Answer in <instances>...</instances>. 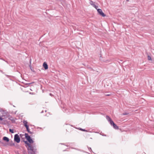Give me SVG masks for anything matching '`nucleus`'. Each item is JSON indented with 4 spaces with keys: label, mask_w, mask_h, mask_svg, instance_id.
Masks as SVG:
<instances>
[{
    "label": "nucleus",
    "mask_w": 154,
    "mask_h": 154,
    "mask_svg": "<svg viewBox=\"0 0 154 154\" xmlns=\"http://www.w3.org/2000/svg\"><path fill=\"white\" fill-rule=\"evenodd\" d=\"M28 152L29 154H35L36 152V149L35 144H31L27 147Z\"/></svg>",
    "instance_id": "1"
},
{
    "label": "nucleus",
    "mask_w": 154,
    "mask_h": 154,
    "mask_svg": "<svg viewBox=\"0 0 154 154\" xmlns=\"http://www.w3.org/2000/svg\"><path fill=\"white\" fill-rule=\"evenodd\" d=\"M25 138L28 140L29 143L31 144L33 143L34 141L32 140V139L28 135V134L27 133H25Z\"/></svg>",
    "instance_id": "2"
},
{
    "label": "nucleus",
    "mask_w": 154,
    "mask_h": 154,
    "mask_svg": "<svg viewBox=\"0 0 154 154\" xmlns=\"http://www.w3.org/2000/svg\"><path fill=\"white\" fill-rule=\"evenodd\" d=\"M14 141L17 143H19L20 141V138L18 134H16L14 135Z\"/></svg>",
    "instance_id": "3"
},
{
    "label": "nucleus",
    "mask_w": 154,
    "mask_h": 154,
    "mask_svg": "<svg viewBox=\"0 0 154 154\" xmlns=\"http://www.w3.org/2000/svg\"><path fill=\"white\" fill-rule=\"evenodd\" d=\"M97 11L99 14L102 17H104L106 16V15L103 12L101 9H97Z\"/></svg>",
    "instance_id": "4"
},
{
    "label": "nucleus",
    "mask_w": 154,
    "mask_h": 154,
    "mask_svg": "<svg viewBox=\"0 0 154 154\" xmlns=\"http://www.w3.org/2000/svg\"><path fill=\"white\" fill-rule=\"evenodd\" d=\"M111 125L113 126V128L116 129H119L118 127L115 124L113 121H111V123L110 124Z\"/></svg>",
    "instance_id": "5"
},
{
    "label": "nucleus",
    "mask_w": 154,
    "mask_h": 154,
    "mask_svg": "<svg viewBox=\"0 0 154 154\" xmlns=\"http://www.w3.org/2000/svg\"><path fill=\"white\" fill-rule=\"evenodd\" d=\"M43 66L45 69H47L48 68V65L46 62H44L43 65Z\"/></svg>",
    "instance_id": "6"
},
{
    "label": "nucleus",
    "mask_w": 154,
    "mask_h": 154,
    "mask_svg": "<svg viewBox=\"0 0 154 154\" xmlns=\"http://www.w3.org/2000/svg\"><path fill=\"white\" fill-rule=\"evenodd\" d=\"M106 119L109 122L110 124L111 123V121H113L109 117V116H106Z\"/></svg>",
    "instance_id": "7"
},
{
    "label": "nucleus",
    "mask_w": 154,
    "mask_h": 154,
    "mask_svg": "<svg viewBox=\"0 0 154 154\" xmlns=\"http://www.w3.org/2000/svg\"><path fill=\"white\" fill-rule=\"evenodd\" d=\"M23 123L24 125V126L26 128L29 127V126L27 125V122L26 121H23Z\"/></svg>",
    "instance_id": "8"
},
{
    "label": "nucleus",
    "mask_w": 154,
    "mask_h": 154,
    "mask_svg": "<svg viewBox=\"0 0 154 154\" xmlns=\"http://www.w3.org/2000/svg\"><path fill=\"white\" fill-rule=\"evenodd\" d=\"M3 140H4L5 141L7 142H8L9 141V138L6 137H3Z\"/></svg>",
    "instance_id": "9"
},
{
    "label": "nucleus",
    "mask_w": 154,
    "mask_h": 154,
    "mask_svg": "<svg viewBox=\"0 0 154 154\" xmlns=\"http://www.w3.org/2000/svg\"><path fill=\"white\" fill-rule=\"evenodd\" d=\"M26 129L27 130V131L30 134H32V133L30 131L29 129V127H28L26 128Z\"/></svg>",
    "instance_id": "10"
},
{
    "label": "nucleus",
    "mask_w": 154,
    "mask_h": 154,
    "mask_svg": "<svg viewBox=\"0 0 154 154\" xmlns=\"http://www.w3.org/2000/svg\"><path fill=\"white\" fill-rule=\"evenodd\" d=\"M24 142H25V143L26 144H27L28 147L31 144H30L29 143H28L27 141H25Z\"/></svg>",
    "instance_id": "11"
},
{
    "label": "nucleus",
    "mask_w": 154,
    "mask_h": 154,
    "mask_svg": "<svg viewBox=\"0 0 154 154\" xmlns=\"http://www.w3.org/2000/svg\"><path fill=\"white\" fill-rule=\"evenodd\" d=\"M94 2H93L92 1H90V4L91 5H92L93 6L94 5H95L94 4Z\"/></svg>",
    "instance_id": "12"
},
{
    "label": "nucleus",
    "mask_w": 154,
    "mask_h": 154,
    "mask_svg": "<svg viewBox=\"0 0 154 154\" xmlns=\"http://www.w3.org/2000/svg\"><path fill=\"white\" fill-rule=\"evenodd\" d=\"M9 131L11 133H14V130L13 129H9Z\"/></svg>",
    "instance_id": "13"
},
{
    "label": "nucleus",
    "mask_w": 154,
    "mask_h": 154,
    "mask_svg": "<svg viewBox=\"0 0 154 154\" xmlns=\"http://www.w3.org/2000/svg\"><path fill=\"white\" fill-rule=\"evenodd\" d=\"M128 114H129V113L128 112H125L123 113L122 114V115H128Z\"/></svg>",
    "instance_id": "14"
},
{
    "label": "nucleus",
    "mask_w": 154,
    "mask_h": 154,
    "mask_svg": "<svg viewBox=\"0 0 154 154\" xmlns=\"http://www.w3.org/2000/svg\"><path fill=\"white\" fill-rule=\"evenodd\" d=\"M151 57L150 56H148V60H151Z\"/></svg>",
    "instance_id": "15"
},
{
    "label": "nucleus",
    "mask_w": 154,
    "mask_h": 154,
    "mask_svg": "<svg viewBox=\"0 0 154 154\" xmlns=\"http://www.w3.org/2000/svg\"><path fill=\"white\" fill-rule=\"evenodd\" d=\"M93 7H94L96 9H97V8H98V6H96L95 5H94Z\"/></svg>",
    "instance_id": "16"
},
{
    "label": "nucleus",
    "mask_w": 154,
    "mask_h": 154,
    "mask_svg": "<svg viewBox=\"0 0 154 154\" xmlns=\"http://www.w3.org/2000/svg\"><path fill=\"white\" fill-rule=\"evenodd\" d=\"M80 130H82V131H85V129H82V128H80Z\"/></svg>",
    "instance_id": "17"
},
{
    "label": "nucleus",
    "mask_w": 154,
    "mask_h": 154,
    "mask_svg": "<svg viewBox=\"0 0 154 154\" xmlns=\"http://www.w3.org/2000/svg\"><path fill=\"white\" fill-rule=\"evenodd\" d=\"M100 134L103 136H106V135H104V134Z\"/></svg>",
    "instance_id": "18"
},
{
    "label": "nucleus",
    "mask_w": 154,
    "mask_h": 154,
    "mask_svg": "<svg viewBox=\"0 0 154 154\" xmlns=\"http://www.w3.org/2000/svg\"><path fill=\"white\" fill-rule=\"evenodd\" d=\"M3 120V119L0 116V120Z\"/></svg>",
    "instance_id": "19"
},
{
    "label": "nucleus",
    "mask_w": 154,
    "mask_h": 154,
    "mask_svg": "<svg viewBox=\"0 0 154 154\" xmlns=\"http://www.w3.org/2000/svg\"><path fill=\"white\" fill-rule=\"evenodd\" d=\"M105 95L109 96L110 95V94H106Z\"/></svg>",
    "instance_id": "20"
},
{
    "label": "nucleus",
    "mask_w": 154,
    "mask_h": 154,
    "mask_svg": "<svg viewBox=\"0 0 154 154\" xmlns=\"http://www.w3.org/2000/svg\"><path fill=\"white\" fill-rule=\"evenodd\" d=\"M0 143H3V142L1 140H0Z\"/></svg>",
    "instance_id": "21"
},
{
    "label": "nucleus",
    "mask_w": 154,
    "mask_h": 154,
    "mask_svg": "<svg viewBox=\"0 0 154 154\" xmlns=\"http://www.w3.org/2000/svg\"><path fill=\"white\" fill-rule=\"evenodd\" d=\"M88 68L91 69V70H93V69L92 68H90L89 67H88Z\"/></svg>",
    "instance_id": "22"
},
{
    "label": "nucleus",
    "mask_w": 154,
    "mask_h": 154,
    "mask_svg": "<svg viewBox=\"0 0 154 154\" xmlns=\"http://www.w3.org/2000/svg\"><path fill=\"white\" fill-rule=\"evenodd\" d=\"M50 95H51V94H50Z\"/></svg>",
    "instance_id": "23"
},
{
    "label": "nucleus",
    "mask_w": 154,
    "mask_h": 154,
    "mask_svg": "<svg viewBox=\"0 0 154 154\" xmlns=\"http://www.w3.org/2000/svg\"><path fill=\"white\" fill-rule=\"evenodd\" d=\"M43 112V111H42L41 112V113H42Z\"/></svg>",
    "instance_id": "24"
},
{
    "label": "nucleus",
    "mask_w": 154,
    "mask_h": 154,
    "mask_svg": "<svg viewBox=\"0 0 154 154\" xmlns=\"http://www.w3.org/2000/svg\"><path fill=\"white\" fill-rule=\"evenodd\" d=\"M129 0H126L127 1H128Z\"/></svg>",
    "instance_id": "25"
}]
</instances>
